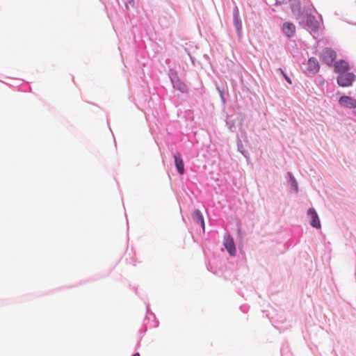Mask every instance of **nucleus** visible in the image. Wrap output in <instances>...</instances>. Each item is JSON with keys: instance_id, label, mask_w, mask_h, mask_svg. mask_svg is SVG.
Segmentation results:
<instances>
[{"instance_id": "nucleus-5", "label": "nucleus", "mask_w": 356, "mask_h": 356, "mask_svg": "<svg viewBox=\"0 0 356 356\" xmlns=\"http://www.w3.org/2000/svg\"><path fill=\"white\" fill-rule=\"evenodd\" d=\"M306 25L312 31H316L319 29L320 24L316 17L312 14H307L305 17Z\"/></svg>"}, {"instance_id": "nucleus-12", "label": "nucleus", "mask_w": 356, "mask_h": 356, "mask_svg": "<svg viewBox=\"0 0 356 356\" xmlns=\"http://www.w3.org/2000/svg\"><path fill=\"white\" fill-rule=\"evenodd\" d=\"M289 177H290V181H291V186L293 188V190L296 192H297V191H298V185H297L296 181L294 179V177L291 175V173H289Z\"/></svg>"}, {"instance_id": "nucleus-10", "label": "nucleus", "mask_w": 356, "mask_h": 356, "mask_svg": "<svg viewBox=\"0 0 356 356\" xmlns=\"http://www.w3.org/2000/svg\"><path fill=\"white\" fill-rule=\"evenodd\" d=\"M175 162L177 171L180 175L184 172V161L179 155H175Z\"/></svg>"}, {"instance_id": "nucleus-7", "label": "nucleus", "mask_w": 356, "mask_h": 356, "mask_svg": "<svg viewBox=\"0 0 356 356\" xmlns=\"http://www.w3.org/2000/svg\"><path fill=\"white\" fill-rule=\"evenodd\" d=\"M348 70L349 65L345 60H341L334 64V72L339 74L347 72Z\"/></svg>"}, {"instance_id": "nucleus-15", "label": "nucleus", "mask_w": 356, "mask_h": 356, "mask_svg": "<svg viewBox=\"0 0 356 356\" xmlns=\"http://www.w3.org/2000/svg\"><path fill=\"white\" fill-rule=\"evenodd\" d=\"M186 87L184 84H181L180 85V87L179 88V90H181V91H184L186 90Z\"/></svg>"}, {"instance_id": "nucleus-16", "label": "nucleus", "mask_w": 356, "mask_h": 356, "mask_svg": "<svg viewBox=\"0 0 356 356\" xmlns=\"http://www.w3.org/2000/svg\"><path fill=\"white\" fill-rule=\"evenodd\" d=\"M133 356H140V354L138 353H136L134 354Z\"/></svg>"}, {"instance_id": "nucleus-8", "label": "nucleus", "mask_w": 356, "mask_h": 356, "mask_svg": "<svg viewBox=\"0 0 356 356\" xmlns=\"http://www.w3.org/2000/svg\"><path fill=\"white\" fill-rule=\"evenodd\" d=\"M308 67L307 71L310 73H316L320 69L318 61L315 58H310L308 60Z\"/></svg>"}, {"instance_id": "nucleus-14", "label": "nucleus", "mask_w": 356, "mask_h": 356, "mask_svg": "<svg viewBox=\"0 0 356 356\" xmlns=\"http://www.w3.org/2000/svg\"><path fill=\"white\" fill-rule=\"evenodd\" d=\"M280 70L281 73L283 74V76H284L286 81L289 83L291 84L292 83L291 79L284 73V72L282 69H280Z\"/></svg>"}, {"instance_id": "nucleus-4", "label": "nucleus", "mask_w": 356, "mask_h": 356, "mask_svg": "<svg viewBox=\"0 0 356 356\" xmlns=\"http://www.w3.org/2000/svg\"><path fill=\"white\" fill-rule=\"evenodd\" d=\"M307 215L311 219L310 224L312 227L320 229L321 227L319 217L314 208H310L307 211Z\"/></svg>"}, {"instance_id": "nucleus-6", "label": "nucleus", "mask_w": 356, "mask_h": 356, "mask_svg": "<svg viewBox=\"0 0 356 356\" xmlns=\"http://www.w3.org/2000/svg\"><path fill=\"white\" fill-rule=\"evenodd\" d=\"M339 103L342 106H345L349 108H356V99L349 96H341L339 98Z\"/></svg>"}, {"instance_id": "nucleus-3", "label": "nucleus", "mask_w": 356, "mask_h": 356, "mask_svg": "<svg viewBox=\"0 0 356 356\" xmlns=\"http://www.w3.org/2000/svg\"><path fill=\"white\" fill-rule=\"evenodd\" d=\"M224 245L230 256H234L236 254V250L234 239L229 235L225 236Z\"/></svg>"}, {"instance_id": "nucleus-2", "label": "nucleus", "mask_w": 356, "mask_h": 356, "mask_svg": "<svg viewBox=\"0 0 356 356\" xmlns=\"http://www.w3.org/2000/svg\"><path fill=\"white\" fill-rule=\"evenodd\" d=\"M321 56L322 61L330 66L336 59L337 55L334 50L325 48L323 50Z\"/></svg>"}, {"instance_id": "nucleus-13", "label": "nucleus", "mask_w": 356, "mask_h": 356, "mask_svg": "<svg viewBox=\"0 0 356 356\" xmlns=\"http://www.w3.org/2000/svg\"><path fill=\"white\" fill-rule=\"evenodd\" d=\"M234 23H235V26L236 27L238 32H241V23L238 19V14L235 15V16H234Z\"/></svg>"}, {"instance_id": "nucleus-11", "label": "nucleus", "mask_w": 356, "mask_h": 356, "mask_svg": "<svg viewBox=\"0 0 356 356\" xmlns=\"http://www.w3.org/2000/svg\"><path fill=\"white\" fill-rule=\"evenodd\" d=\"M193 220L197 223H200L202 225V227L204 229V221L203 216L200 210L196 209L194 211V212L193 213Z\"/></svg>"}, {"instance_id": "nucleus-1", "label": "nucleus", "mask_w": 356, "mask_h": 356, "mask_svg": "<svg viewBox=\"0 0 356 356\" xmlns=\"http://www.w3.org/2000/svg\"><path fill=\"white\" fill-rule=\"evenodd\" d=\"M355 79V76L351 72H345L339 74L337 76V83L341 87H348L351 86Z\"/></svg>"}, {"instance_id": "nucleus-9", "label": "nucleus", "mask_w": 356, "mask_h": 356, "mask_svg": "<svg viewBox=\"0 0 356 356\" xmlns=\"http://www.w3.org/2000/svg\"><path fill=\"white\" fill-rule=\"evenodd\" d=\"M282 30L287 37H292L296 33V26L293 23L285 22L283 24Z\"/></svg>"}]
</instances>
